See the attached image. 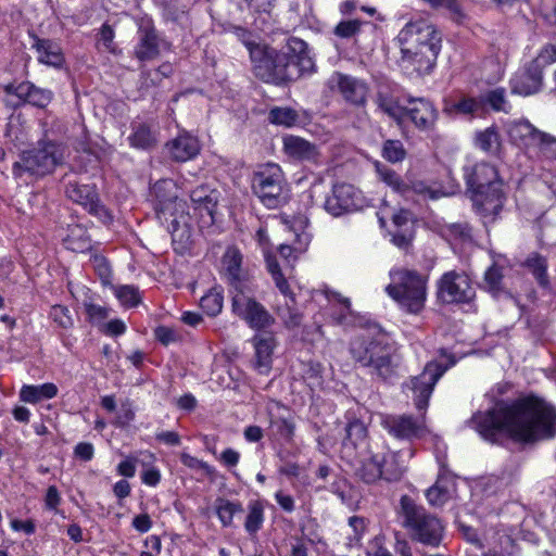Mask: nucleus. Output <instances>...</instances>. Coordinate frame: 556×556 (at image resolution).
Wrapping results in <instances>:
<instances>
[{
	"instance_id": "41",
	"label": "nucleus",
	"mask_w": 556,
	"mask_h": 556,
	"mask_svg": "<svg viewBox=\"0 0 556 556\" xmlns=\"http://www.w3.org/2000/svg\"><path fill=\"white\" fill-rule=\"evenodd\" d=\"M111 290L121 305L125 307H134L141 302L140 291L134 285H113L111 286Z\"/></svg>"
},
{
	"instance_id": "54",
	"label": "nucleus",
	"mask_w": 556,
	"mask_h": 556,
	"mask_svg": "<svg viewBox=\"0 0 556 556\" xmlns=\"http://www.w3.org/2000/svg\"><path fill=\"white\" fill-rule=\"evenodd\" d=\"M270 427L283 439H291L294 431V424L286 417L270 419Z\"/></svg>"
},
{
	"instance_id": "48",
	"label": "nucleus",
	"mask_w": 556,
	"mask_h": 556,
	"mask_svg": "<svg viewBox=\"0 0 556 556\" xmlns=\"http://www.w3.org/2000/svg\"><path fill=\"white\" fill-rule=\"evenodd\" d=\"M269 121L276 125L290 127L298 121V114L290 108H276L270 111Z\"/></svg>"
},
{
	"instance_id": "26",
	"label": "nucleus",
	"mask_w": 556,
	"mask_h": 556,
	"mask_svg": "<svg viewBox=\"0 0 556 556\" xmlns=\"http://www.w3.org/2000/svg\"><path fill=\"white\" fill-rule=\"evenodd\" d=\"M543 75L528 66L510 80L511 91L521 96L535 93L540 90Z\"/></svg>"
},
{
	"instance_id": "3",
	"label": "nucleus",
	"mask_w": 556,
	"mask_h": 556,
	"mask_svg": "<svg viewBox=\"0 0 556 556\" xmlns=\"http://www.w3.org/2000/svg\"><path fill=\"white\" fill-rule=\"evenodd\" d=\"M352 358L362 367H368L370 374L382 380L397 375L399 357L395 349L380 338L365 333L356 336L350 343Z\"/></svg>"
},
{
	"instance_id": "25",
	"label": "nucleus",
	"mask_w": 556,
	"mask_h": 556,
	"mask_svg": "<svg viewBox=\"0 0 556 556\" xmlns=\"http://www.w3.org/2000/svg\"><path fill=\"white\" fill-rule=\"evenodd\" d=\"M160 53V38L152 27L139 29V39L135 48V55L140 61L154 60Z\"/></svg>"
},
{
	"instance_id": "28",
	"label": "nucleus",
	"mask_w": 556,
	"mask_h": 556,
	"mask_svg": "<svg viewBox=\"0 0 556 556\" xmlns=\"http://www.w3.org/2000/svg\"><path fill=\"white\" fill-rule=\"evenodd\" d=\"M376 103L378 108L392 118L396 124L401 125L406 118V106L401 105L397 97L388 89H380L377 92Z\"/></svg>"
},
{
	"instance_id": "33",
	"label": "nucleus",
	"mask_w": 556,
	"mask_h": 556,
	"mask_svg": "<svg viewBox=\"0 0 556 556\" xmlns=\"http://www.w3.org/2000/svg\"><path fill=\"white\" fill-rule=\"evenodd\" d=\"M254 74L264 81L274 83V49L251 52Z\"/></svg>"
},
{
	"instance_id": "20",
	"label": "nucleus",
	"mask_w": 556,
	"mask_h": 556,
	"mask_svg": "<svg viewBox=\"0 0 556 556\" xmlns=\"http://www.w3.org/2000/svg\"><path fill=\"white\" fill-rule=\"evenodd\" d=\"M252 342L255 350L253 366L261 375H267L271 369L276 339L274 334L263 332L254 336Z\"/></svg>"
},
{
	"instance_id": "1",
	"label": "nucleus",
	"mask_w": 556,
	"mask_h": 556,
	"mask_svg": "<svg viewBox=\"0 0 556 556\" xmlns=\"http://www.w3.org/2000/svg\"><path fill=\"white\" fill-rule=\"evenodd\" d=\"M470 427L492 443H498L506 435L516 442L532 444L555 437L556 410L544 401L529 396L476 414Z\"/></svg>"
},
{
	"instance_id": "12",
	"label": "nucleus",
	"mask_w": 556,
	"mask_h": 556,
	"mask_svg": "<svg viewBox=\"0 0 556 556\" xmlns=\"http://www.w3.org/2000/svg\"><path fill=\"white\" fill-rule=\"evenodd\" d=\"M438 298L443 303H468L475 298V289L466 274L451 270L438 281Z\"/></svg>"
},
{
	"instance_id": "62",
	"label": "nucleus",
	"mask_w": 556,
	"mask_h": 556,
	"mask_svg": "<svg viewBox=\"0 0 556 556\" xmlns=\"http://www.w3.org/2000/svg\"><path fill=\"white\" fill-rule=\"evenodd\" d=\"M432 8H445L458 20L463 16L462 9L457 0H425Z\"/></svg>"
},
{
	"instance_id": "19",
	"label": "nucleus",
	"mask_w": 556,
	"mask_h": 556,
	"mask_svg": "<svg viewBox=\"0 0 556 556\" xmlns=\"http://www.w3.org/2000/svg\"><path fill=\"white\" fill-rule=\"evenodd\" d=\"M243 255L237 247H228L222 257V274L228 283L237 291L242 290L244 270L242 268Z\"/></svg>"
},
{
	"instance_id": "14",
	"label": "nucleus",
	"mask_w": 556,
	"mask_h": 556,
	"mask_svg": "<svg viewBox=\"0 0 556 556\" xmlns=\"http://www.w3.org/2000/svg\"><path fill=\"white\" fill-rule=\"evenodd\" d=\"M445 370L441 364L429 362L420 375L410 379L408 387L414 393V402L419 410L428 406L433 388Z\"/></svg>"
},
{
	"instance_id": "39",
	"label": "nucleus",
	"mask_w": 556,
	"mask_h": 556,
	"mask_svg": "<svg viewBox=\"0 0 556 556\" xmlns=\"http://www.w3.org/2000/svg\"><path fill=\"white\" fill-rule=\"evenodd\" d=\"M329 301L340 305V312L332 313V319L336 324L342 326H350L356 323L357 316L351 308L350 299L344 298L338 292H331L328 295Z\"/></svg>"
},
{
	"instance_id": "29",
	"label": "nucleus",
	"mask_w": 556,
	"mask_h": 556,
	"mask_svg": "<svg viewBox=\"0 0 556 556\" xmlns=\"http://www.w3.org/2000/svg\"><path fill=\"white\" fill-rule=\"evenodd\" d=\"M283 302H278L276 313L288 329H294L302 323L303 316L296 307L293 292L289 289L288 294H282Z\"/></svg>"
},
{
	"instance_id": "16",
	"label": "nucleus",
	"mask_w": 556,
	"mask_h": 556,
	"mask_svg": "<svg viewBox=\"0 0 556 556\" xmlns=\"http://www.w3.org/2000/svg\"><path fill=\"white\" fill-rule=\"evenodd\" d=\"M381 425L390 435L399 440L412 441L421 438L426 432L424 418L410 415H387Z\"/></svg>"
},
{
	"instance_id": "32",
	"label": "nucleus",
	"mask_w": 556,
	"mask_h": 556,
	"mask_svg": "<svg viewBox=\"0 0 556 556\" xmlns=\"http://www.w3.org/2000/svg\"><path fill=\"white\" fill-rule=\"evenodd\" d=\"M58 387L47 382L40 386H23L20 391V399L25 403L36 404L42 400H50L56 396Z\"/></svg>"
},
{
	"instance_id": "22",
	"label": "nucleus",
	"mask_w": 556,
	"mask_h": 556,
	"mask_svg": "<svg viewBox=\"0 0 556 556\" xmlns=\"http://www.w3.org/2000/svg\"><path fill=\"white\" fill-rule=\"evenodd\" d=\"M414 452L407 451L406 455L403 452H388L380 457L382 463V473L386 481H397L402 478L407 468V459L412 458Z\"/></svg>"
},
{
	"instance_id": "2",
	"label": "nucleus",
	"mask_w": 556,
	"mask_h": 556,
	"mask_svg": "<svg viewBox=\"0 0 556 556\" xmlns=\"http://www.w3.org/2000/svg\"><path fill=\"white\" fill-rule=\"evenodd\" d=\"M401 67L409 75L429 74L441 49V36L427 21L407 23L397 36Z\"/></svg>"
},
{
	"instance_id": "49",
	"label": "nucleus",
	"mask_w": 556,
	"mask_h": 556,
	"mask_svg": "<svg viewBox=\"0 0 556 556\" xmlns=\"http://www.w3.org/2000/svg\"><path fill=\"white\" fill-rule=\"evenodd\" d=\"M405 155V149L400 140H387L383 143L382 156L387 161L397 163L403 161Z\"/></svg>"
},
{
	"instance_id": "17",
	"label": "nucleus",
	"mask_w": 556,
	"mask_h": 556,
	"mask_svg": "<svg viewBox=\"0 0 556 556\" xmlns=\"http://www.w3.org/2000/svg\"><path fill=\"white\" fill-rule=\"evenodd\" d=\"M357 191L352 185L339 184L332 189L330 195L326 198L325 208L333 216H340L349 211L358 207Z\"/></svg>"
},
{
	"instance_id": "36",
	"label": "nucleus",
	"mask_w": 556,
	"mask_h": 556,
	"mask_svg": "<svg viewBox=\"0 0 556 556\" xmlns=\"http://www.w3.org/2000/svg\"><path fill=\"white\" fill-rule=\"evenodd\" d=\"M128 139L131 147L148 150L156 144L157 134L147 124H136Z\"/></svg>"
},
{
	"instance_id": "27",
	"label": "nucleus",
	"mask_w": 556,
	"mask_h": 556,
	"mask_svg": "<svg viewBox=\"0 0 556 556\" xmlns=\"http://www.w3.org/2000/svg\"><path fill=\"white\" fill-rule=\"evenodd\" d=\"M12 92L23 101L38 108L47 106L53 97L52 91L38 88L29 81L21 83L13 88Z\"/></svg>"
},
{
	"instance_id": "11",
	"label": "nucleus",
	"mask_w": 556,
	"mask_h": 556,
	"mask_svg": "<svg viewBox=\"0 0 556 556\" xmlns=\"http://www.w3.org/2000/svg\"><path fill=\"white\" fill-rule=\"evenodd\" d=\"M67 199L81 205L89 214L98 217L102 223L109 224L113 216L111 212L100 203L93 185L81 184L77 180L67 179L65 185Z\"/></svg>"
},
{
	"instance_id": "5",
	"label": "nucleus",
	"mask_w": 556,
	"mask_h": 556,
	"mask_svg": "<svg viewBox=\"0 0 556 556\" xmlns=\"http://www.w3.org/2000/svg\"><path fill=\"white\" fill-rule=\"evenodd\" d=\"M464 177L482 210L497 214L503 206L504 195L496 168L485 162L468 165L464 168Z\"/></svg>"
},
{
	"instance_id": "34",
	"label": "nucleus",
	"mask_w": 556,
	"mask_h": 556,
	"mask_svg": "<svg viewBox=\"0 0 556 556\" xmlns=\"http://www.w3.org/2000/svg\"><path fill=\"white\" fill-rule=\"evenodd\" d=\"M522 265L532 274L540 287L544 289L549 288L547 261L544 256L536 252H532L527 256Z\"/></svg>"
},
{
	"instance_id": "6",
	"label": "nucleus",
	"mask_w": 556,
	"mask_h": 556,
	"mask_svg": "<svg viewBox=\"0 0 556 556\" xmlns=\"http://www.w3.org/2000/svg\"><path fill=\"white\" fill-rule=\"evenodd\" d=\"M386 292L407 313L418 314L427 299V278L416 270L394 268Z\"/></svg>"
},
{
	"instance_id": "50",
	"label": "nucleus",
	"mask_w": 556,
	"mask_h": 556,
	"mask_svg": "<svg viewBox=\"0 0 556 556\" xmlns=\"http://www.w3.org/2000/svg\"><path fill=\"white\" fill-rule=\"evenodd\" d=\"M427 501L432 506H442L450 498L448 490L438 481L426 492Z\"/></svg>"
},
{
	"instance_id": "61",
	"label": "nucleus",
	"mask_w": 556,
	"mask_h": 556,
	"mask_svg": "<svg viewBox=\"0 0 556 556\" xmlns=\"http://www.w3.org/2000/svg\"><path fill=\"white\" fill-rule=\"evenodd\" d=\"M85 311L91 321H101L109 316V308L93 304V303H85Z\"/></svg>"
},
{
	"instance_id": "30",
	"label": "nucleus",
	"mask_w": 556,
	"mask_h": 556,
	"mask_svg": "<svg viewBox=\"0 0 556 556\" xmlns=\"http://www.w3.org/2000/svg\"><path fill=\"white\" fill-rule=\"evenodd\" d=\"M283 150L295 160H312L317 155L316 147L298 136H286L283 138Z\"/></svg>"
},
{
	"instance_id": "7",
	"label": "nucleus",
	"mask_w": 556,
	"mask_h": 556,
	"mask_svg": "<svg viewBox=\"0 0 556 556\" xmlns=\"http://www.w3.org/2000/svg\"><path fill=\"white\" fill-rule=\"evenodd\" d=\"M274 83L295 80L316 71L307 43L296 37L289 38L286 51L274 50Z\"/></svg>"
},
{
	"instance_id": "42",
	"label": "nucleus",
	"mask_w": 556,
	"mask_h": 556,
	"mask_svg": "<svg viewBox=\"0 0 556 556\" xmlns=\"http://www.w3.org/2000/svg\"><path fill=\"white\" fill-rule=\"evenodd\" d=\"M357 473L366 483H374L379 479H383L382 463L380 460V456L374 455L369 459L363 462Z\"/></svg>"
},
{
	"instance_id": "24",
	"label": "nucleus",
	"mask_w": 556,
	"mask_h": 556,
	"mask_svg": "<svg viewBox=\"0 0 556 556\" xmlns=\"http://www.w3.org/2000/svg\"><path fill=\"white\" fill-rule=\"evenodd\" d=\"M507 132L514 143L523 147H533L538 139H542L541 131L525 119L510 122Z\"/></svg>"
},
{
	"instance_id": "18",
	"label": "nucleus",
	"mask_w": 556,
	"mask_h": 556,
	"mask_svg": "<svg viewBox=\"0 0 556 556\" xmlns=\"http://www.w3.org/2000/svg\"><path fill=\"white\" fill-rule=\"evenodd\" d=\"M406 106V117L421 131H429L434 128L439 113L433 104L424 99H408Z\"/></svg>"
},
{
	"instance_id": "23",
	"label": "nucleus",
	"mask_w": 556,
	"mask_h": 556,
	"mask_svg": "<svg viewBox=\"0 0 556 556\" xmlns=\"http://www.w3.org/2000/svg\"><path fill=\"white\" fill-rule=\"evenodd\" d=\"M31 47L36 49L40 63L53 67H61L63 65L64 54L58 42L34 36Z\"/></svg>"
},
{
	"instance_id": "58",
	"label": "nucleus",
	"mask_w": 556,
	"mask_h": 556,
	"mask_svg": "<svg viewBox=\"0 0 556 556\" xmlns=\"http://www.w3.org/2000/svg\"><path fill=\"white\" fill-rule=\"evenodd\" d=\"M93 267L102 281V285L109 286L111 288V267L106 260L101 256H96L92 261Z\"/></svg>"
},
{
	"instance_id": "45",
	"label": "nucleus",
	"mask_w": 556,
	"mask_h": 556,
	"mask_svg": "<svg viewBox=\"0 0 556 556\" xmlns=\"http://www.w3.org/2000/svg\"><path fill=\"white\" fill-rule=\"evenodd\" d=\"M64 241L66 248L72 251H83L89 248V238L86 230L78 225H75L70 229V233Z\"/></svg>"
},
{
	"instance_id": "55",
	"label": "nucleus",
	"mask_w": 556,
	"mask_h": 556,
	"mask_svg": "<svg viewBox=\"0 0 556 556\" xmlns=\"http://www.w3.org/2000/svg\"><path fill=\"white\" fill-rule=\"evenodd\" d=\"M485 102H488L495 111H508L509 105L505 98V90L502 88H497L488 92L485 96Z\"/></svg>"
},
{
	"instance_id": "40",
	"label": "nucleus",
	"mask_w": 556,
	"mask_h": 556,
	"mask_svg": "<svg viewBox=\"0 0 556 556\" xmlns=\"http://www.w3.org/2000/svg\"><path fill=\"white\" fill-rule=\"evenodd\" d=\"M377 174L379 179L390 187L394 192L399 193L404 198L407 195V181L403 180L402 177L392 168L377 164Z\"/></svg>"
},
{
	"instance_id": "43",
	"label": "nucleus",
	"mask_w": 556,
	"mask_h": 556,
	"mask_svg": "<svg viewBox=\"0 0 556 556\" xmlns=\"http://www.w3.org/2000/svg\"><path fill=\"white\" fill-rule=\"evenodd\" d=\"M223 302L224 296L222 291L211 289L201 298L200 306L208 316H216L222 312Z\"/></svg>"
},
{
	"instance_id": "37",
	"label": "nucleus",
	"mask_w": 556,
	"mask_h": 556,
	"mask_svg": "<svg viewBox=\"0 0 556 556\" xmlns=\"http://www.w3.org/2000/svg\"><path fill=\"white\" fill-rule=\"evenodd\" d=\"M475 143L477 148L491 155H498L502 149L501 136L495 127L478 131Z\"/></svg>"
},
{
	"instance_id": "57",
	"label": "nucleus",
	"mask_w": 556,
	"mask_h": 556,
	"mask_svg": "<svg viewBox=\"0 0 556 556\" xmlns=\"http://www.w3.org/2000/svg\"><path fill=\"white\" fill-rule=\"evenodd\" d=\"M98 47H99V49H102V50H105L109 52H115L114 31H113L112 27L108 24L102 25V27L100 29Z\"/></svg>"
},
{
	"instance_id": "38",
	"label": "nucleus",
	"mask_w": 556,
	"mask_h": 556,
	"mask_svg": "<svg viewBox=\"0 0 556 556\" xmlns=\"http://www.w3.org/2000/svg\"><path fill=\"white\" fill-rule=\"evenodd\" d=\"M483 101L472 97H462L455 101H446L443 111L450 115H473L482 109Z\"/></svg>"
},
{
	"instance_id": "53",
	"label": "nucleus",
	"mask_w": 556,
	"mask_h": 556,
	"mask_svg": "<svg viewBox=\"0 0 556 556\" xmlns=\"http://www.w3.org/2000/svg\"><path fill=\"white\" fill-rule=\"evenodd\" d=\"M180 462L190 469L203 470L208 476H212L214 473V468L211 465L190 455L187 452H182L180 454Z\"/></svg>"
},
{
	"instance_id": "60",
	"label": "nucleus",
	"mask_w": 556,
	"mask_h": 556,
	"mask_svg": "<svg viewBox=\"0 0 556 556\" xmlns=\"http://www.w3.org/2000/svg\"><path fill=\"white\" fill-rule=\"evenodd\" d=\"M542 139H538L536 144L542 153H544L547 157L556 156V138L541 132Z\"/></svg>"
},
{
	"instance_id": "21",
	"label": "nucleus",
	"mask_w": 556,
	"mask_h": 556,
	"mask_svg": "<svg viewBox=\"0 0 556 556\" xmlns=\"http://www.w3.org/2000/svg\"><path fill=\"white\" fill-rule=\"evenodd\" d=\"M170 157L176 162H187L194 159L200 152L198 139L187 132L178 135L166 143Z\"/></svg>"
},
{
	"instance_id": "47",
	"label": "nucleus",
	"mask_w": 556,
	"mask_h": 556,
	"mask_svg": "<svg viewBox=\"0 0 556 556\" xmlns=\"http://www.w3.org/2000/svg\"><path fill=\"white\" fill-rule=\"evenodd\" d=\"M266 266L271 275V278L280 291L281 294H288L289 293V283L285 278V275L281 271V268L275 257L267 256L266 257Z\"/></svg>"
},
{
	"instance_id": "8",
	"label": "nucleus",
	"mask_w": 556,
	"mask_h": 556,
	"mask_svg": "<svg viewBox=\"0 0 556 556\" xmlns=\"http://www.w3.org/2000/svg\"><path fill=\"white\" fill-rule=\"evenodd\" d=\"M63 161V149L53 142H42L24 151L13 164V175L20 179L39 178L51 173Z\"/></svg>"
},
{
	"instance_id": "59",
	"label": "nucleus",
	"mask_w": 556,
	"mask_h": 556,
	"mask_svg": "<svg viewBox=\"0 0 556 556\" xmlns=\"http://www.w3.org/2000/svg\"><path fill=\"white\" fill-rule=\"evenodd\" d=\"M502 278V269L496 265L491 266L484 274V282L492 292L500 290Z\"/></svg>"
},
{
	"instance_id": "56",
	"label": "nucleus",
	"mask_w": 556,
	"mask_h": 556,
	"mask_svg": "<svg viewBox=\"0 0 556 556\" xmlns=\"http://www.w3.org/2000/svg\"><path fill=\"white\" fill-rule=\"evenodd\" d=\"M154 336L163 345H169L180 340V333L175 328L168 326L156 327Z\"/></svg>"
},
{
	"instance_id": "63",
	"label": "nucleus",
	"mask_w": 556,
	"mask_h": 556,
	"mask_svg": "<svg viewBox=\"0 0 556 556\" xmlns=\"http://www.w3.org/2000/svg\"><path fill=\"white\" fill-rule=\"evenodd\" d=\"M407 195H404L406 200H413V194H429L430 198H433V192L429 189V187L424 181H407Z\"/></svg>"
},
{
	"instance_id": "35",
	"label": "nucleus",
	"mask_w": 556,
	"mask_h": 556,
	"mask_svg": "<svg viewBox=\"0 0 556 556\" xmlns=\"http://www.w3.org/2000/svg\"><path fill=\"white\" fill-rule=\"evenodd\" d=\"M265 521L264 505L260 501H251L248 504L244 520V530L251 539L256 538Z\"/></svg>"
},
{
	"instance_id": "4",
	"label": "nucleus",
	"mask_w": 556,
	"mask_h": 556,
	"mask_svg": "<svg viewBox=\"0 0 556 556\" xmlns=\"http://www.w3.org/2000/svg\"><path fill=\"white\" fill-rule=\"evenodd\" d=\"M397 514L402 520V527L406 529L413 541L431 547L441 544L444 533L442 521L410 496L401 497Z\"/></svg>"
},
{
	"instance_id": "10",
	"label": "nucleus",
	"mask_w": 556,
	"mask_h": 556,
	"mask_svg": "<svg viewBox=\"0 0 556 556\" xmlns=\"http://www.w3.org/2000/svg\"><path fill=\"white\" fill-rule=\"evenodd\" d=\"M326 85L353 106L364 108L367 104L369 86L364 79L341 72H333L327 79Z\"/></svg>"
},
{
	"instance_id": "64",
	"label": "nucleus",
	"mask_w": 556,
	"mask_h": 556,
	"mask_svg": "<svg viewBox=\"0 0 556 556\" xmlns=\"http://www.w3.org/2000/svg\"><path fill=\"white\" fill-rule=\"evenodd\" d=\"M74 454L77 458L84 462H89L92 459L94 454L93 445L88 442H80L75 446Z\"/></svg>"
},
{
	"instance_id": "52",
	"label": "nucleus",
	"mask_w": 556,
	"mask_h": 556,
	"mask_svg": "<svg viewBox=\"0 0 556 556\" xmlns=\"http://www.w3.org/2000/svg\"><path fill=\"white\" fill-rule=\"evenodd\" d=\"M361 26L358 20L342 21L334 27L333 34L344 39L353 38L361 31Z\"/></svg>"
},
{
	"instance_id": "15",
	"label": "nucleus",
	"mask_w": 556,
	"mask_h": 556,
	"mask_svg": "<svg viewBox=\"0 0 556 556\" xmlns=\"http://www.w3.org/2000/svg\"><path fill=\"white\" fill-rule=\"evenodd\" d=\"M176 189V185L170 179L159 180L152 187L157 217L169 215L173 217V224L176 223V216L185 213V202L178 199Z\"/></svg>"
},
{
	"instance_id": "31",
	"label": "nucleus",
	"mask_w": 556,
	"mask_h": 556,
	"mask_svg": "<svg viewBox=\"0 0 556 556\" xmlns=\"http://www.w3.org/2000/svg\"><path fill=\"white\" fill-rule=\"evenodd\" d=\"M190 199L195 210H199L201 214L206 213L213 217L218 200L217 191L200 186L191 191Z\"/></svg>"
},
{
	"instance_id": "46",
	"label": "nucleus",
	"mask_w": 556,
	"mask_h": 556,
	"mask_svg": "<svg viewBox=\"0 0 556 556\" xmlns=\"http://www.w3.org/2000/svg\"><path fill=\"white\" fill-rule=\"evenodd\" d=\"M556 62V47L553 45L544 46L535 59L531 61L529 66L543 75L544 67Z\"/></svg>"
},
{
	"instance_id": "44",
	"label": "nucleus",
	"mask_w": 556,
	"mask_h": 556,
	"mask_svg": "<svg viewBox=\"0 0 556 556\" xmlns=\"http://www.w3.org/2000/svg\"><path fill=\"white\" fill-rule=\"evenodd\" d=\"M241 511H243V508L240 503L230 502L228 500H219L216 506L218 519L224 527H230L233 516Z\"/></svg>"
},
{
	"instance_id": "13",
	"label": "nucleus",
	"mask_w": 556,
	"mask_h": 556,
	"mask_svg": "<svg viewBox=\"0 0 556 556\" xmlns=\"http://www.w3.org/2000/svg\"><path fill=\"white\" fill-rule=\"evenodd\" d=\"M231 307L232 312L253 329L260 330L270 327L275 321L265 306L244 294L243 290L233 294Z\"/></svg>"
},
{
	"instance_id": "51",
	"label": "nucleus",
	"mask_w": 556,
	"mask_h": 556,
	"mask_svg": "<svg viewBox=\"0 0 556 556\" xmlns=\"http://www.w3.org/2000/svg\"><path fill=\"white\" fill-rule=\"evenodd\" d=\"M50 318L61 328L68 329L73 326L70 309L63 305H53L49 313Z\"/></svg>"
},
{
	"instance_id": "9",
	"label": "nucleus",
	"mask_w": 556,
	"mask_h": 556,
	"mask_svg": "<svg viewBox=\"0 0 556 556\" xmlns=\"http://www.w3.org/2000/svg\"><path fill=\"white\" fill-rule=\"evenodd\" d=\"M252 190L268 208H277L287 203L288 185L279 165L267 163L260 165L253 174Z\"/></svg>"
}]
</instances>
